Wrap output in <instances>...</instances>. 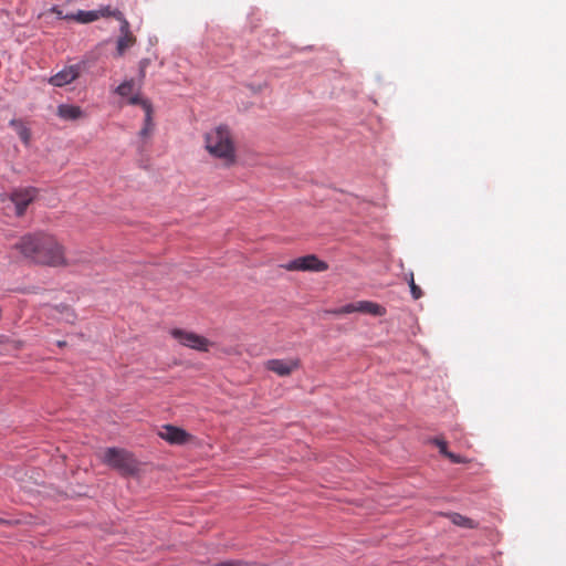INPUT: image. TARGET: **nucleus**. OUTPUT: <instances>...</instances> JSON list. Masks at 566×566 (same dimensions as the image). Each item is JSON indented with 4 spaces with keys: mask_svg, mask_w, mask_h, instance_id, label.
<instances>
[{
    "mask_svg": "<svg viewBox=\"0 0 566 566\" xmlns=\"http://www.w3.org/2000/svg\"><path fill=\"white\" fill-rule=\"evenodd\" d=\"M52 12H54L60 19H66V15H63L62 11L57 7H53Z\"/></svg>",
    "mask_w": 566,
    "mask_h": 566,
    "instance_id": "a878e982",
    "label": "nucleus"
},
{
    "mask_svg": "<svg viewBox=\"0 0 566 566\" xmlns=\"http://www.w3.org/2000/svg\"><path fill=\"white\" fill-rule=\"evenodd\" d=\"M358 310L360 313H366V314H370L374 316H382L386 314L385 307H382L381 305H379L377 303L369 302V301H359Z\"/></svg>",
    "mask_w": 566,
    "mask_h": 566,
    "instance_id": "4468645a",
    "label": "nucleus"
},
{
    "mask_svg": "<svg viewBox=\"0 0 566 566\" xmlns=\"http://www.w3.org/2000/svg\"><path fill=\"white\" fill-rule=\"evenodd\" d=\"M57 116L64 120H76L83 117L84 113L77 105L61 104L57 106Z\"/></svg>",
    "mask_w": 566,
    "mask_h": 566,
    "instance_id": "9b49d317",
    "label": "nucleus"
},
{
    "mask_svg": "<svg viewBox=\"0 0 566 566\" xmlns=\"http://www.w3.org/2000/svg\"><path fill=\"white\" fill-rule=\"evenodd\" d=\"M96 13L98 14V19L113 17V18L117 19L118 21H120V23L123 22V20H126L119 10L112 9L109 6L102 7V8L97 9Z\"/></svg>",
    "mask_w": 566,
    "mask_h": 566,
    "instance_id": "2eb2a0df",
    "label": "nucleus"
},
{
    "mask_svg": "<svg viewBox=\"0 0 566 566\" xmlns=\"http://www.w3.org/2000/svg\"><path fill=\"white\" fill-rule=\"evenodd\" d=\"M13 249L30 262L51 268H69L82 260L67 258L64 245L54 235L44 232L21 237Z\"/></svg>",
    "mask_w": 566,
    "mask_h": 566,
    "instance_id": "f257e3e1",
    "label": "nucleus"
},
{
    "mask_svg": "<svg viewBox=\"0 0 566 566\" xmlns=\"http://www.w3.org/2000/svg\"><path fill=\"white\" fill-rule=\"evenodd\" d=\"M216 566H247V565L242 562L229 560V562H222Z\"/></svg>",
    "mask_w": 566,
    "mask_h": 566,
    "instance_id": "393cba45",
    "label": "nucleus"
},
{
    "mask_svg": "<svg viewBox=\"0 0 566 566\" xmlns=\"http://www.w3.org/2000/svg\"><path fill=\"white\" fill-rule=\"evenodd\" d=\"M133 88H134V81L133 80L125 81L116 88V93L118 95L125 97V96H128L133 92Z\"/></svg>",
    "mask_w": 566,
    "mask_h": 566,
    "instance_id": "a211bd4d",
    "label": "nucleus"
},
{
    "mask_svg": "<svg viewBox=\"0 0 566 566\" xmlns=\"http://www.w3.org/2000/svg\"><path fill=\"white\" fill-rule=\"evenodd\" d=\"M147 64H148V60H143V61H140V74H142L143 76H144V74H145V69H146Z\"/></svg>",
    "mask_w": 566,
    "mask_h": 566,
    "instance_id": "bb28decb",
    "label": "nucleus"
},
{
    "mask_svg": "<svg viewBox=\"0 0 566 566\" xmlns=\"http://www.w3.org/2000/svg\"><path fill=\"white\" fill-rule=\"evenodd\" d=\"M452 522L459 526L469 527V528L474 527V522L472 520H470L463 515H460V514H454L452 517Z\"/></svg>",
    "mask_w": 566,
    "mask_h": 566,
    "instance_id": "6ab92c4d",
    "label": "nucleus"
},
{
    "mask_svg": "<svg viewBox=\"0 0 566 566\" xmlns=\"http://www.w3.org/2000/svg\"><path fill=\"white\" fill-rule=\"evenodd\" d=\"M67 258H74V259H83L81 261H77L74 265L86 263L90 261V255L86 251H74L70 253V255H66Z\"/></svg>",
    "mask_w": 566,
    "mask_h": 566,
    "instance_id": "412c9836",
    "label": "nucleus"
},
{
    "mask_svg": "<svg viewBox=\"0 0 566 566\" xmlns=\"http://www.w3.org/2000/svg\"><path fill=\"white\" fill-rule=\"evenodd\" d=\"M264 366L277 376L286 377L301 367V360L298 358L270 359Z\"/></svg>",
    "mask_w": 566,
    "mask_h": 566,
    "instance_id": "423d86ee",
    "label": "nucleus"
},
{
    "mask_svg": "<svg viewBox=\"0 0 566 566\" xmlns=\"http://www.w3.org/2000/svg\"><path fill=\"white\" fill-rule=\"evenodd\" d=\"M61 313H65V321L67 323H74L75 321V314L74 312L66 305L61 306Z\"/></svg>",
    "mask_w": 566,
    "mask_h": 566,
    "instance_id": "5701e85b",
    "label": "nucleus"
},
{
    "mask_svg": "<svg viewBox=\"0 0 566 566\" xmlns=\"http://www.w3.org/2000/svg\"><path fill=\"white\" fill-rule=\"evenodd\" d=\"M158 436L170 444H185L191 438L187 431L171 424L163 426Z\"/></svg>",
    "mask_w": 566,
    "mask_h": 566,
    "instance_id": "1a4fd4ad",
    "label": "nucleus"
},
{
    "mask_svg": "<svg viewBox=\"0 0 566 566\" xmlns=\"http://www.w3.org/2000/svg\"><path fill=\"white\" fill-rule=\"evenodd\" d=\"M170 335L177 339L182 346L199 350L208 352L211 343L203 336H200L193 332H188L180 328H174L170 331Z\"/></svg>",
    "mask_w": 566,
    "mask_h": 566,
    "instance_id": "39448f33",
    "label": "nucleus"
},
{
    "mask_svg": "<svg viewBox=\"0 0 566 566\" xmlns=\"http://www.w3.org/2000/svg\"><path fill=\"white\" fill-rule=\"evenodd\" d=\"M409 286H410V291H411L412 297L415 300L420 298L421 295H422V291H421V289L418 285H416L412 274L410 275Z\"/></svg>",
    "mask_w": 566,
    "mask_h": 566,
    "instance_id": "4be33fe9",
    "label": "nucleus"
},
{
    "mask_svg": "<svg viewBox=\"0 0 566 566\" xmlns=\"http://www.w3.org/2000/svg\"><path fill=\"white\" fill-rule=\"evenodd\" d=\"M281 268L286 271L324 272L328 269V264L319 260L315 254H307L282 264Z\"/></svg>",
    "mask_w": 566,
    "mask_h": 566,
    "instance_id": "20e7f679",
    "label": "nucleus"
},
{
    "mask_svg": "<svg viewBox=\"0 0 566 566\" xmlns=\"http://www.w3.org/2000/svg\"><path fill=\"white\" fill-rule=\"evenodd\" d=\"M358 307H359V302L350 303V304H346L337 310H334L331 313H333L335 315L350 314V313L359 312Z\"/></svg>",
    "mask_w": 566,
    "mask_h": 566,
    "instance_id": "f3484780",
    "label": "nucleus"
},
{
    "mask_svg": "<svg viewBox=\"0 0 566 566\" xmlns=\"http://www.w3.org/2000/svg\"><path fill=\"white\" fill-rule=\"evenodd\" d=\"M18 135L25 144L29 143L30 130L25 126L18 125Z\"/></svg>",
    "mask_w": 566,
    "mask_h": 566,
    "instance_id": "b1692460",
    "label": "nucleus"
},
{
    "mask_svg": "<svg viewBox=\"0 0 566 566\" xmlns=\"http://www.w3.org/2000/svg\"><path fill=\"white\" fill-rule=\"evenodd\" d=\"M432 442L439 448V452L448 458L452 463H468L469 460L464 457L450 452L448 450L447 441L442 438H434Z\"/></svg>",
    "mask_w": 566,
    "mask_h": 566,
    "instance_id": "f8f14e48",
    "label": "nucleus"
},
{
    "mask_svg": "<svg viewBox=\"0 0 566 566\" xmlns=\"http://www.w3.org/2000/svg\"><path fill=\"white\" fill-rule=\"evenodd\" d=\"M10 521L0 517V525H9Z\"/></svg>",
    "mask_w": 566,
    "mask_h": 566,
    "instance_id": "cd10ccee",
    "label": "nucleus"
},
{
    "mask_svg": "<svg viewBox=\"0 0 566 566\" xmlns=\"http://www.w3.org/2000/svg\"><path fill=\"white\" fill-rule=\"evenodd\" d=\"M136 42V38L130 32L129 23L127 20H123L120 23V36L117 40V53L123 55L124 52L133 46Z\"/></svg>",
    "mask_w": 566,
    "mask_h": 566,
    "instance_id": "9d476101",
    "label": "nucleus"
},
{
    "mask_svg": "<svg viewBox=\"0 0 566 566\" xmlns=\"http://www.w3.org/2000/svg\"><path fill=\"white\" fill-rule=\"evenodd\" d=\"M56 344H57L59 347L66 346V342H64V340H59Z\"/></svg>",
    "mask_w": 566,
    "mask_h": 566,
    "instance_id": "c85d7f7f",
    "label": "nucleus"
},
{
    "mask_svg": "<svg viewBox=\"0 0 566 566\" xmlns=\"http://www.w3.org/2000/svg\"><path fill=\"white\" fill-rule=\"evenodd\" d=\"M103 462L117 470L122 475H134L139 471V462L134 454L125 449L107 448L104 451Z\"/></svg>",
    "mask_w": 566,
    "mask_h": 566,
    "instance_id": "7ed1b4c3",
    "label": "nucleus"
},
{
    "mask_svg": "<svg viewBox=\"0 0 566 566\" xmlns=\"http://www.w3.org/2000/svg\"><path fill=\"white\" fill-rule=\"evenodd\" d=\"M203 138L206 150L224 167H231L237 163L234 137L228 126L219 125L207 132Z\"/></svg>",
    "mask_w": 566,
    "mask_h": 566,
    "instance_id": "f03ea898",
    "label": "nucleus"
},
{
    "mask_svg": "<svg viewBox=\"0 0 566 566\" xmlns=\"http://www.w3.org/2000/svg\"><path fill=\"white\" fill-rule=\"evenodd\" d=\"M38 190L33 187L19 188L11 192L10 199L15 206L18 216H22L28 206L36 198Z\"/></svg>",
    "mask_w": 566,
    "mask_h": 566,
    "instance_id": "6e6552de",
    "label": "nucleus"
},
{
    "mask_svg": "<svg viewBox=\"0 0 566 566\" xmlns=\"http://www.w3.org/2000/svg\"><path fill=\"white\" fill-rule=\"evenodd\" d=\"M128 103L130 105H140L143 107V109L145 111V113H147V120L149 122V111H151L153 108H151V104L147 99H144L139 95H134V96L129 97Z\"/></svg>",
    "mask_w": 566,
    "mask_h": 566,
    "instance_id": "dca6fc26",
    "label": "nucleus"
},
{
    "mask_svg": "<svg viewBox=\"0 0 566 566\" xmlns=\"http://www.w3.org/2000/svg\"><path fill=\"white\" fill-rule=\"evenodd\" d=\"M151 115H153V109L149 111V122H148L147 120V113H145V124H144V127L139 132V135L142 137H147L153 132L154 124H153Z\"/></svg>",
    "mask_w": 566,
    "mask_h": 566,
    "instance_id": "aec40b11",
    "label": "nucleus"
},
{
    "mask_svg": "<svg viewBox=\"0 0 566 566\" xmlns=\"http://www.w3.org/2000/svg\"><path fill=\"white\" fill-rule=\"evenodd\" d=\"M65 18H66V20H74L80 23H90V22L98 20V14L96 13V10H92V11L78 10L76 13L66 14Z\"/></svg>",
    "mask_w": 566,
    "mask_h": 566,
    "instance_id": "ddd939ff",
    "label": "nucleus"
},
{
    "mask_svg": "<svg viewBox=\"0 0 566 566\" xmlns=\"http://www.w3.org/2000/svg\"><path fill=\"white\" fill-rule=\"evenodd\" d=\"M83 64H72L69 66H65L63 70L57 72L56 74L52 75L49 78V83L56 87H63L67 84L73 83L78 76L81 75V72L83 70Z\"/></svg>",
    "mask_w": 566,
    "mask_h": 566,
    "instance_id": "0eeeda50",
    "label": "nucleus"
}]
</instances>
